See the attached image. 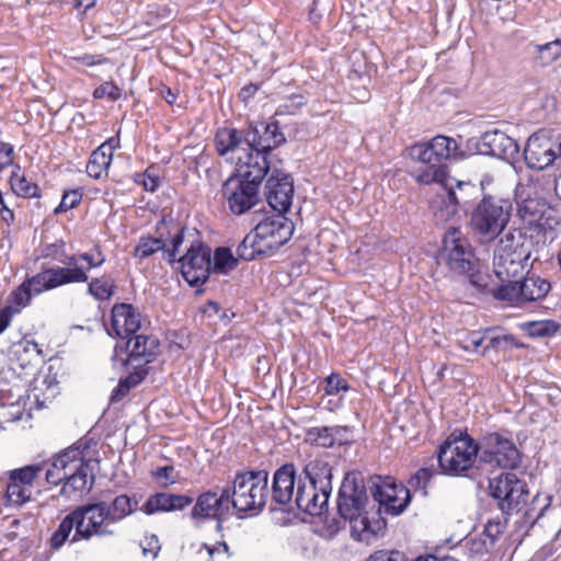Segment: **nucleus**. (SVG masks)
<instances>
[{"instance_id": "b1692460", "label": "nucleus", "mask_w": 561, "mask_h": 561, "mask_svg": "<svg viewBox=\"0 0 561 561\" xmlns=\"http://www.w3.org/2000/svg\"><path fill=\"white\" fill-rule=\"evenodd\" d=\"M95 250L96 255L87 252L72 255L62 253L65 259H61L60 263L66 264L67 266H55L53 270H68L79 275L77 280L66 282V285L72 283H85L89 279L88 271L93 267H100L105 262V256L100 249L96 248Z\"/></svg>"}, {"instance_id": "052dcab7", "label": "nucleus", "mask_w": 561, "mask_h": 561, "mask_svg": "<svg viewBox=\"0 0 561 561\" xmlns=\"http://www.w3.org/2000/svg\"><path fill=\"white\" fill-rule=\"evenodd\" d=\"M366 561H408V559L398 550H378L371 553Z\"/></svg>"}, {"instance_id": "69168bd1", "label": "nucleus", "mask_w": 561, "mask_h": 561, "mask_svg": "<svg viewBox=\"0 0 561 561\" xmlns=\"http://www.w3.org/2000/svg\"><path fill=\"white\" fill-rule=\"evenodd\" d=\"M173 473H174V467H172V466L158 467L152 472V474L156 478L165 480L164 485L172 484L175 482V477L173 476Z\"/></svg>"}, {"instance_id": "6e6d98bb", "label": "nucleus", "mask_w": 561, "mask_h": 561, "mask_svg": "<svg viewBox=\"0 0 561 561\" xmlns=\"http://www.w3.org/2000/svg\"><path fill=\"white\" fill-rule=\"evenodd\" d=\"M82 197L83 194L80 188L66 191L62 194L59 205L54 209V214L58 215L76 208L82 201Z\"/></svg>"}, {"instance_id": "cd10ccee", "label": "nucleus", "mask_w": 561, "mask_h": 561, "mask_svg": "<svg viewBox=\"0 0 561 561\" xmlns=\"http://www.w3.org/2000/svg\"><path fill=\"white\" fill-rule=\"evenodd\" d=\"M215 147L219 156H226L229 152L243 150L244 154L249 152L245 147V128H220L215 135Z\"/></svg>"}, {"instance_id": "bf43d9fd", "label": "nucleus", "mask_w": 561, "mask_h": 561, "mask_svg": "<svg viewBox=\"0 0 561 561\" xmlns=\"http://www.w3.org/2000/svg\"><path fill=\"white\" fill-rule=\"evenodd\" d=\"M488 332L483 334L480 332H471L463 341L462 348L469 352L481 353V347L484 348L486 343Z\"/></svg>"}, {"instance_id": "2f4dec72", "label": "nucleus", "mask_w": 561, "mask_h": 561, "mask_svg": "<svg viewBox=\"0 0 561 561\" xmlns=\"http://www.w3.org/2000/svg\"><path fill=\"white\" fill-rule=\"evenodd\" d=\"M164 224H157L156 226V237L152 236H141L139 241L134 250V256L138 259H147L159 251H164L165 249V236L164 233Z\"/></svg>"}, {"instance_id": "5701e85b", "label": "nucleus", "mask_w": 561, "mask_h": 561, "mask_svg": "<svg viewBox=\"0 0 561 561\" xmlns=\"http://www.w3.org/2000/svg\"><path fill=\"white\" fill-rule=\"evenodd\" d=\"M484 193L482 183L476 185L471 182L459 181L455 187L450 186L447 190L445 203L447 207H453V214H456L458 210L471 214L472 208Z\"/></svg>"}, {"instance_id": "a19ab883", "label": "nucleus", "mask_w": 561, "mask_h": 561, "mask_svg": "<svg viewBox=\"0 0 561 561\" xmlns=\"http://www.w3.org/2000/svg\"><path fill=\"white\" fill-rule=\"evenodd\" d=\"M78 519L75 515V512H70L67 514L60 522L56 531L51 535L49 539V546L53 550H59L65 542L68 540L72 529L75 533L77 531Z\"/></svg>"}, {"instance_id": "412c9836", "label": "nucleus", "mask_w": 561, "mask_h": 561, "mask_svg": "<svg viewBox=\"0 0 561 561\" xmlns=\"http://www.w3.org/2000/svg\"><path fill=\"white\" fill-rule=\"evenodd\" d=\"M559 151L554 150V145L550 138L533 134L524 148V160L526 165L533 170H545L559 161Z\"/></svg>"}, {"instance_id": "f8f14e48", "label": "nucleus", "mask_w": 561, "mask_h": 561, "mask_svg": "<svg viewBox=\"0 0 561 561\" xmlns=\"http://www.w3.org/2000/svg\"><path fill=\"white\" fill-rule=\"evenodd\" d=\"M368 483L373 499L378 503V511L376 512L378 517L381 508L386 514L399 516L411 503L410 489L402 483H398L393 477L374 476L370 477Z\"/></svg>"}, {"instance_id": "603ef678", "label": "nucleus", "mask_w": 561, "mask_h": 561, "mask_svg": "<svg viewBox=\"0 0 561 561\" xmlns=\"http://www.w3.org/2000/svg\"><path fill=\"white\" fill-rule=\"evenodd\" d=\"M172 12V9L167 4L149 3L146 12L147 24H164L171 18Z\"/></svg>"}, {"instance_id": "37998d69", "label": "nucleus", "mask_w": 561, "mask_h": 561, "mask_svg": "<svg viewBox=\"0 0 561 561\" xmlns=\"http://www.w3.org/2000/svg\"><path fill=\"white\" fill-rule=\"evenodd\" d=\"M33 490L28 486L9 480L5 491V506L21 507L31 501Z\"/></svg>"}, {"instance_id": "5fc2aeb1", "label": "nucleus", "mask_w": 561, "mask_h": 561, "mask_svg": "<svg viewBox=\"0 0 561 561\" xmlns=\"http://www.w3.org/2000/svg\"><path fill=\"white\" fill-rule=\"evenodd\" d=\"M488 332V339L486 343L484 345V348L482 350L481 354L484 355L489 350H505L512 346H519L517 343H515V337L511 334L505 335H490V330Z\"/></svg>"}, {"instance_id": "e2e57ef3", "label": "nucleus", "mask_w": 561, "mask_h": 561, "mask_svg": "<svg viewBox=\"0 0 561 561\" xmlns=\"http://www.w3.org/2000/svg\"><path fill=\"white\" fill-rule=\"evenodd\" d=\"M138 178H141V181L136 180L137 183L142 184L144 188L147 192H156L160 186L159 176L151 175L150 169H147L144 174H138Z\"/></svg>"}, {"instance_id": "9d476101", "label": "nucleus", "mask_w": 561, "mask_h": 561, "mask_svg": "<svg viewBox=\"0 0 561 561\" xmlns=\"http://www.w3.org/2000/svg\"><path fill=\"white\" fill-rule=\"evenodd\" d=\"M479 462L492 469L514 470L522 463L515 443L499 432L485 433L478 439Z\"/></svg>"}, {"instance_id": "423d86ee", "label": "nucleus", "mask_w": 561, "mask_h": 561, "mask_svg": "<svg viewBox=\"0 0 561 561\" xmlns=\"http://www.w3.org/2000/svg\"><path fill=\"white\" fill-rule=\"evenodd\" d=\"M238 167L237 173L224 182L221 192L229 210L236 216H241L261 203L260 187L268 172L239 162Z\"/></svg>"}, {"instance_id": "6ab92c4d", "label": "nucleus", "mask_w": 561, "mask_h": 561, "mask_svg": "<svg viewBox=\"0 0 561 561\" xmlns=\"http://www.w3.org/2000/svg\"><path fill=\"white\" fill-rule=\"evenodd\" d=\"M266 176L264 195L268 205L277 213H287L294 196L291 176L275 164L271 165Z\"/></svg>"}, {"instance_id": "79ce46f5", "label": "nucleus", "mask_w": 561, "mask_h": 561, "mask_svg": "<svg viewBox=\"0 0 561 561\" xmlns=\"http://www.w3.org/2000/svg\"><path fill=\"white\" fill-rule=\"evenodd\" d=\"M137 502H131V499L126 494L116 496L111 504L107 503V511L110 523H117L129 516L134 511Z\"/></svg>"}, {"instance_id": "c756f323", "label": "nucleus", "mask_w": 561, "mask_h": 561, "mask_svg": "<svg viewBox=\"0 0 561 561\" xmlns=\"http://www.w3.org/2000/svg\"><path fill=\"white\" fill-rule=\"evenodd\" d=\"M499 280L501 284L490 289L494 299L506 301L512 306H523L522 276H508Z\"/></svg>"}, {"instance_id": "8fccbe9b", "label": "nucleus", "mask_w": 561, "mask_h": 561, "mask_svg": "<svg viewBox=\"0 0 561 561\" xmlns=\"http://www.w3.org/2000/svg\"><path fill=\"white\" fill-rule=\"evenodd\" d=\"M114 283L106 276L93 278L88 286V293L96 300H107L114 295Z\"/></svg>"}, {"instance_id": "4468645a", "label": "nucleus", "mask_w": 561, "mask_h": 561, "mask_svg": "<svg viewBox=\"0 0 561 561\" xmlns=\"http://www.w3.org/2000/svg\"><path fill=\"white\" fill-rule=\"evenodd\" d=\"M73 512L78 519V527L71 542L90 540L94 536L107 537L114 535V530L108 528L111 523L107 502L87 503L76 507Z\"/></svg>"}, {"instance_id": "c85d7f7f", "label": "nucleus", "mask_w": 561, "mask_h": 561, "mask_svg": "<svg viewBox=\"0 0 561 561\" xmlns=\"http://www.w3.org/2000/svg\"><path fill=\"white\" fill-rule=\"evenodd\" d=\"M159 224H164V232L167 231L168 234L165 236V242L168 240L171 241V249H164L162 252V259L169 263H174L179 259H176L179 249L184 242V237L186 232V227L182 226L180 222L175 221L172 217H162V219L159 221Z\"/></svg>"}, {"instance_id": "f03ea898", "label": "nucleus", "mask_w": 561, "mask_h": 561, "mask_svg": "<svg viewBox=\"0 0 561 561\" xmlns=\"http://www.w3.org/2000/svg\"><path fill=\"white\" fill-rule=\"evenodd\" d=\"M369 499L364 477L360 472H347L342 481L337 496V512L340 517L352 524L353 530L377 535L386 527V520L369 517L367 506Z\"/></svg>"}, {"instance_id": "bb28decb", "label": "nucleus", "mask_w": 561, "mask_h": 561, "mask_svg": "<svg viewBox=\"0 0 561 561\" xmlns=\"http://www.w3.org/2000/svg\"><path fill=\"white\" fill-rule=\"evenodd\" d=\"M95 482V477L89 463L79 465L76 470L68 472L66 482L61 489V495L70 497L78 491H90Z\"/></svg>"}, {"instance_id": "6e6552de", "label": "nucleus", "mask_w": 561, "mask_h": 561, "mask_svg": "<svg viewBox=\"0 0 561 561\" xmlns=\"http://www.w3.org/2000/svg\"><path fill=\"white\" fill-rule=\"evenodd\" d=\"M479 460L478 440L467 430L455 428L439 446L438 466L444 474L471 477L476 460Z\"/></svg>"}, {"instance_id": "20e7f679", "label": "nucleus", "mask_w": 561, "mask_h": 561, "mask_svg": "<svg viewBox=\"0 0 561 561\" xmlns=\"http://www.w3.org/2000/svg\"><path fill=\"white\" fill-rule=\"evenodd\" d=\"M437 259L450 272L467 276L479 291H485L489 276L480 272L473 248L460 229L453 227L446 231Z\"/></svg>"}, {"instance_id": "c9c22d12", "label": "nucleus", "mask_w": 561, "mask_h": 561, "mask_svg": "<svg viewBox=\"0 0 561 561\" xmlns=\"http://www.w3.org/2000/svg\"><path fill=\"white\" fill-rule=\"evenodd\" d=\"M9 183L12 192L23 198H38L41 197V188L38 185L30 180L21 173V167L19 164L14 165V170L11 173L9 179Z\"/></svg>"}, {"instance_id": "f704fd0d", "label": "nucleus", "mask_w": 561, "mask_h": 561, "mask_svg": "<svg viewBox=\"0 0 561 561\" xmlns=\"http://www.w3.org/2000/svg\"><path fill=\"white\" fill-rule=\"evenodd\" d=\"M236 254L239 260L247 262L271 255L267 251H265L261 240L253 229L248 234H245L243 240L238 244Z\"/></svg>"}, {"instance_id": "a18cd8bd", "label": "nucleus", "mask_w": 561, "mask_h": 561, "mask_svg": "<svg viewBox=\"0 0 561 561\" xmlns=\"http://www.w3.org/2000/svg\"><path fill=\"white\" fill-rule=\"evenodd\" d=\"M238 260V256L234 257L229 248H217L214 253V261H211V270L228 274L237 268Z\"/></svg>"}, {"instance_id": "13d9d810", "label": "nucleus", "mask_w": 561, "mask_h": 561, "mask_svg": "<svg viewBox=\"0 0 561 561\" xmlns=\"http://www.w3.org/2000/svg\"><path fill=\"white\" fill-rule=\"evenodd\" d=\"M107 96L111 101H117L122 96V90L112 81L104 82L93 91V98L96 100Z\"/></svg>"}, {"instance_id": "473e14b6", "label": "nucleus", "mask_w": 561, "mask_h": 561, "mask_svg": "<svg viewBox=\"0 0 561 561\" xmlns=\"http://www.w3.org/2000/svg\"><path fill=\"white\" fill-rule=\"evenodd\" d=\"M550 290L551 283L538 275L533 274L522 278L523 305L546 298Z\"/></svg>"}, {"instance_id": "e433bc0d", "label": "nucleus", "mask_w": 561, "mask_h": 561, "mask_svg": "<svg viewBox=\"0 0 561 561\" xmlns=\"http://www.w3.org/2000/svg\"><path fill=\"white\" fill-rule=\"evenodd\" d=\"M428 144L439 163H444L449 158L458 159L465 157L463 152L458 151V144L454 138L438 135Z\"/></svg>"}, {"instance_id": "3c124183", "label": "nucleus", "mask_w": 561, "mask_h": 561, "mask_svg": "<svg viewBox=\"0 0 561 561\" xmlns=\"http://www.w3.org/2000/svg\"><path fill=\"white\" fill-rule=\"evenodd\" d=\"M171 493L160 492L151 495L144 504L146 514H153L157 512H172Z\"/></svg>"}, {"instance_id": "2eb2a0df", "label": "nucleus", "mask_w": 561, "mask_h": 561, "mask_svg": "<svg viewBox=\"0 0 561 561\" xmlns=\"http://www.w3.org/2000/svg\"><path fill=\"white\" fill-rule=\"evenodd\" d=\"M236 514L228 489L216 486L202 492L193 505L190 516L195 522L216 520L217 530L222 529L224 520Z\"/></svg>"}, {"instance_id": "ddd939ff", "label": "nucleus", "mask_w": 561, "mask_h": 561, "mask_svg": "<svg viewBox=\"0 0 561 561\" xmlns=\"http://www.w3.org/2000/svg\"><path fill=\"white\" fill-rule=\"evenodd\" d=\"M79 275L68 270H53V267H43L39 273L27 277L13 293V302L25 307L30 304L33 295H39L43 291L51 290L66 285V282L77 280Z\"/></svg>"}, {"instance_id": "49530a36", "label": "nucleus", "mask_w": 561, "mask_h": 561, "mask_svg": "<svg viewBox=\"0 0 561 561\" xmlns=\"http://www.w3.org/2000/svg\"><path fill=\"white\" fill-rule=\"evenodd\" d=\"M43 470L44 467L42 463L28 465L10 471L9 480L15 481L33 490V483Z\"/></svg>"}, {"instance_id": "aec40b11", "label": "nucleus", "mask_w": 561, "mask_h": 561, "mask_svg": "<svg viewBox=\"0 0 561 561\" xmlns=\"http://www.w3.org/2000/svg\"><path fill=\"white\" fill-rule=\"evenodd\" d=\"M412 159L420 162L415 170V179L423 184L444 183L447 176V167L439 163L428 142L414 144L409 149Z\"/></svg>"}, {"instance_id": "4c0bfd02", "label": "nucleus", "mask_w": 561, "mask_h": 561, "mask_svg": "<svg viewBox=\"0 0 561 561\" xmlns=\"http://www.w3.org/2000/svg\"><path fill=\"white\" fill-rule=\"evenodd\" d=\"M148 375V368L135 366V370L122 378L111 394V402H119L129 391L141 383Z\"/></svg>"}, {"instance_id": "338daca9", "label": "nucleus", "mask_w": 561, "mask_h": 561, "mask_svg": "<svg viewBox=\"0 0 561 561\" xmlns=\"http://www.w3.org/2000/svg\"><path fill=\"white\" fill-rule=\"evenodd\" d=\"M172 512L182 511L193 503V497L185 494H173L171 493Z\"/></svg>"}, {"instance_id": "7c9ffc66", "label": "nucleus", "mask_w": 561, "mask_h": 561, "mask_svg": "<svg viewBox=\"0 0 561 561\" xmlns=\"http://www.w3.org/2000/svg\"><path fill=\"white\" fill-rule=\"evenodd\" d=\"M112 141L113 138L110 139V141L102 144L91 153L87 164V173L89 176L98 180L107 172L113 157Z\"/></svg>"}, {"instance_id": "680f3d73", "label": "nucleus", "mask_w": 561, "mask_h": 561, "mask_svg": "<svg viewBox=\"0 0 561 561\" xmlns=\"http://www.w3.org/2000/svg\"><path fill=\"white\" fill-rule=\"evenodd\" d=\"M68 472L65 469H61L59 466L54 467V461L50 465V468L47 469L45 473V479L49 484L58 485L60 483H65L68 477Z\"/></svg>"}, {"instance_id": "1a4fd4ad", "label": "nucleus", "mask_w": 561, "mask_h": 561, "mask_svg": "<svg viewBox=\"0 0 561 561\" xmlns=\"http://www.w3.org/2000/svg\"><path fill=\"white\" fill-rule=\"evenodd\" d=\"M285 142L286 137L277 121L250 124L245 128V147L249 152L244 157H238V161L249 168H260L268 172L273 165L270 160L271 152Z\"/></svg>"}, {"instance_id": "de8ad7c7", "label": "nucleus", "mask_w": 561, "mask_h": 561, "mask_svg": "<svg viewBox=\"0 0 561 561\" xmlns=\"http://www.w3.org/2000/svg\"><path fill=\"white\" fill-rule=\"evenodd\" d=\"M551 500H552V497L550 495H545L543 496V501H545L543 506L539 510V512L536 515H534L535 505L537 502L540 501V494H537L531 502V507L528 508L522 516L520 520H518V523H517L518 528L522 529L525 527L526 528L525 533L527 534L529 531V529L533 528L534 525L545 515L546 511L550 506Z\"/></svg>"}, {"instance_id": "58836bf2", "label": "nucleus", "mask_w": 561, "mask_h": 561, "mask_svg": "<svg viewBox=\"0 0 561 561\" xmlns=\"http://www.w3.org/2000/svg\"><path fill=\"white\" fill-rule=\"evenodd\" d=\"M534 62L539 67H547L561 56V39L557 38L545 44L533 45Z\"/></svg>"}, {"instance_id": "0e129e2a", "label": "nucleus", "mask_w": 561, "mask_h": 561, "mask_svg": "<svg viewBox=\"0 0 561 561\" xmlns=\"http://www.w3.org/2000/svg\"><path fill=\"white\" fill-rule=\"evenodd\" d=\"M71 60L81 62L88 67L101 65L107 61V58L103 57L102 55H90L84 54L81 56H72L70 57Z\"/></svg>"}, {"instance_id": "f257e3e1", "label": "nucleus", "mask_w": 561, "mask_h": 561, "mask_svg": "<svg viewBox=\"0 0 561 561\" xmlns=\"http://www.w3.org/2000/svg\"><path fill=\"white\" fill-rule=\"evenodd\" d=\"M330 494L318 490L299 476L293 462L278 467L272 477L271 501L284 511L294 507L311 516L321 515L328 507Z\"/></svg>"}, {"instance_id": "774afa93", "label": "nucleus", "mask_w": 561, "mask_h": 561, "mask_svg": "<svg viewBox=\"0 0 561 561\" xmlns=\"http://www.w3.org/2000/svg\"><path fill=\"white\" fill-rule=\"evenodd\" d=\"M62 253H65V251L62 250V245L53 243V244L46 245L43 249L42 256L57 259L60 262L61 259H65Z\"/></svg>"}, {"instance_id": "a211bd4d", "label": "nucleus", "mask_w": 561, "mask_h": 561, "mask_svg": "<svg viewBox=\"0 0 561 561\" xmlns=\"http://www.w3.org/2000/svg\"><path fill=\"white\" fill-rule=\"evenodd\" d=\"M111 313V325L106 328L107 334L122 340L128 339L124 345H115L114 351L117 354L129 348L133 342L130 335L140 329V312L130 304H116L113 306Z\"/></svg>"}, {"instance_id": "72a5a7b5", "label": "nucleus", "mask_w": 561, "mask_h": 561, "mask_svg": "<svg viewBox=\"0 0 561 561\" xmlns=\"http://www.w3.org/2000/svg\"><path fill=\"white\" fill-rule=\"evenodd\" d=\"M88 448L87 443H82L81 440L77 442L54 458V467L59 466L61 469L71 472L76 470L79 465L89 463L90 460L84 461L83 457V451Z\"/></svg>"}, {"instance_id": "c03bdc74", "label": "nucleus", "mask_w": 561, "mask_h": 561, "mask_svg": "<svg viewBox=\"0 0 561 561\" xmlns=\"http://www.w3.org/2000/svg\"><path fill=\"white\" fill-rule=\"evenodd\" d=\"M561 329L554 320L529 321L523 324V330L534 339L551 337Z\"/></svg>"}, {"instance_id": "864d4df0", "label": "nucleus", "mask_w": 561, "mask_h": 561, "mask_svg": "<svg viewBox=\"0 0 561 561\" xmlns=\"http://www.w3.org/2000/svg\"><path fill=\"white\" fill-rule=\"evenodd\" d=\"M332 431L337 432V430H332L330 426L312 427L308 430L307 436L317 445L330 448L334 446V438H332L331 434Z\"/></svg>"}, {"instance_id": "39448f33", "label": "nucleus", "mask_w": 561, "mask_h": 561, "mask_svg": "<svg viewBox=\"0 0 561 561\" xmlns=\"http://www.w3.org/2000/svg\"><path fill=\"white\" fill-rule=\"evenodd\" d=\"M514 198L499 191L485 192L470 215L473 231L485 240H494L510 222Z\"/></svg>"}, {"instance_id": "ea45409f", "label": "nucleus", "mask_w": 561, "mask_h": 561, "mask_svg": "<svg viewBox=\"0 0 561 561\" xmlns=\"http://www.w3.org/2000/svg\"><path fill=\"white\" fill-rule=\"evenodd\" d=\"M546 209L547 203L545 201L528 198L519 206L518 213L523 220H527L529 224L537 222L540 229L546 230L547 222H542Z\"/></svg>"}, {"instance_id": "dca6fc26", "label": "nucleus", "mask_w": 561, "mask_h": 561, "mask_svg": "<svg viewBox=\"0 0 561 561\" xmlns=\"http://www.w3.org/2000/svg\"><path fill=\"white\" fill-rule=\"evenodd\" d=\"M178 262L183 278L192 287L201 286L208 280L211 272V249L198 240L193 241Z\"/></svg>"}, {"instance_id": "09e8293b", "label": "nucleus", "mask_w": 561, "mask_h": 561, "mask_svg": "<svg viewBox=\"0 0 561 561\" xmlns=\"http://www.w3.org/2000/svg\"><path fill=\"white\" fill-rule=\"evenodd\" d=\"M437 471L434 467L420 468L411 478L408 480V488L414 491H420L423 496H427V486L432 479L436 477Z\"/></svg>"}, {"instance_id": "4d7b16f0", "label": "nucleus", "mask_w": 561, "mask_h": 561, "mask_svg": "<svg viewBox=\"0 0 561 561\" xmlns=\"http://www.w3.org/2000/svg\"><path fill=\"white\" fill-rule=\"evenodd\" d=\"M324 392L328 396H335L340 391H347L350 389L347 381L339 374H331L324 379Z\"/></svg>"}, {"instance_id": "393cba45", "label": "nucleus", "mask_w": 561, "mask_h": 561, "mask_svg": "<svg viewBox=\"0 0 561 561\" xmlns=\"http://www.w3.org/2000/svg\"><path fill=\"white\" fill-rule=\"evenodd\" d=\"M299 476L307 482L318 488V490L332 492V467L324 460L313 459L304 465L299 470Z\"/></svg>"}, {"instance_id": "4be33fe9", "label": "nucleus", "mask_w": 561, "mask_h": 561, "mask_svg": "<svg viewBox=\"0 0 561 561\" xmlns=\"http://www.w3.org/2000/svg\"><path fill=\"white\" fill-rule=\"evenodd\" d=\"M476 146L480 154L504 160L514 159L519 151V147L515 139L499 129L483 133Z\"/></svg>"}, {"instance_id": "a878e982", "label": "nucleus", "mask_w": 561, "mask_h": 561, "mask_svg": "<svg viewBox=\"0 0 561 561\" xmlns=\"http://www.w3.org/2000/svg\"><path fill=\"white\" fill-rule=\"evenodd\" d=\"M159 346L160 342L153 335H136L128 357L123 360V364L127 365L129 362H139L137 366L145 367L147 364L153 362L158 355Z\"/></svg>"}, {"instance_id": "0eeeda50", "label": "nucleus", "mask_w": 561, "mask_h": 561, "mask_svg": "<svg viewBox=\"0 0 561 561\" xmlns=\"http://www.w3.org/2000/svg\"><path fill=\"white\" fill-rule=\"evenodd\" d=\"M535 243L531 236L520 229L504 233L494 251L493 271L497 278L522 276L531 267L529 262Z\"/></svg>"}, {"instance_id": "f3484780", "label": "nucleus", "mask_w": 561, "mask_h": 561, "mask_svg": "<svg viewBox=\"0 0 561 561\" xmlns=\"http://www.w3.org/2000/svg\"><path fill=\"white\" fill-rule=\"evenodd\" d=\"M284 214L277 213L267 216L253 228L265 251L270 254L287 243L294 233V224Z\"/></svg>"}, {"instance_id": "7ed1b4c3", "label": "nucleus", "mask_w": 561, "mask_h": 561, "mask_svg": "<svg viewBox=\"0 0 561 561\" xmlns=\"http://www.w3.org/2000/svg\"><path fill=\"white\" fill-rule=\"evenodd\" d=\"M228 489L236 514L256 515L271 497L270 474L265 469H243L234 473Z\"/></svg>"}, {"instance_id": "9b49d317", "label": "nucleus", "mask_w": 561, "mask_h": 561, "mask_svg": "<svg viewBox=\"0 0 561 561\" xmlns=\"http://www.w3.org/2000/svg\"><path fill=\"white\" fill-rule=\"evenodd\" d=\"M489 493L505 517L517 514L526 505L529 496L526 481L512 472L490 479Z\"/></svg>"}]
</instances>
